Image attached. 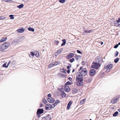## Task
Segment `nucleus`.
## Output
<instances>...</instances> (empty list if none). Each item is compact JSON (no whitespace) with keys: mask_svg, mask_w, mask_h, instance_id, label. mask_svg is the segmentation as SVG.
<instances>
[{"mask_svg":"<svg viewBox=\"0 0 120 120\" xmlns=\"http://www.w3.org/2000/svg\"><path fill=\"white\" fill-rule=\"evenodd\" d=\"M10 45L9 43H6L0 46V51L2 52L4 51L5 50L8 48Z\"/></svg>","mask_w":120,"mask_h":120,"instance_id":"obj_1","label":"nucleus"},{"mask_svg":"<svg viewBox=\"0 0 120 120\" xmlns=\"http://www.w3.org/2000/svg\"><path fill=\"white\" fill-rule=\"evenodd\" d=\"M112 66V64H105L104 66V70L107 73H108L110 71Z\"/></svg>","mask_w":120,"mask_h":120,"instance_id":"obj_2","label":"nucleus"},{"mask_svg":"<svg viewBox=\"0 0 120 120\" xmlns=\"http://www.w3.org/2000/svg\"><path fill=\"white\" fill-rule=\"evenodd\" d=\"M92 64V68L96 69H98L101 66L100 64L95 62H93Z\"/></svg>","mask_w":120,"mask_h":120,"instance_id":"obj_3","label":"nucleus"},{"mask_svg":"<svg viewBox=\"0 0 120 120\" xmlns=\"http://www.w3.org/2000/svg\"><path fill=\"white\" fill-rule=\"evenodd\" d=\"M87 71L85 68L82 69L81 71L80 72H79L83 76H85L87 73Z\"/></svg>","mask_w":120,"mask_h":120,"instance_id":"obj_4","label":"nucleus"},{"mask_svg":"<svg viewBox=\"0 0 120 120\" xmlns=\"http://www.w3.org/2000/svg\"><path fill=\"white\" fill-rule=\"evenodd\" d=\"M77 82L76 84L79 86H81L83 85V79H79L76 80Z\"/></svg>","mask_w":120,"mask_h":120,"instance_id":"obj_5","label":"nucleus"},{"mask_svg":"<svg viewBox=\"0 0 120 120\" xmlns=\"http://www.w3.org/2000/svg\"><path fill=\"white\" fill-rule=\"evenodd\" d=\"M83 76L80 73L78 72L76 75V80L83 79Z\"/></svg>","mask_w":120,"mask_h":120,"instance_id":"obj_6","label":"nucleus"},{"mask_svg":"<svg viewBox=\"0 0 120 120\" xmlns=\"http://www.w3.org/2000/svg\"><path fill=\"white\" fill-rule=\"evenodd\" d=\"M96 73V70L94 69H91L90 71V76H93Z\"/></svg>","mask_w":120,"mask_h":120,"instance_id":"obj_7","label":"nucleus"},{"mask_svg":"<svg viewBox=\"0 0 120 120\" xmlns=\"http://www.w3.org/2000/svg\"><path fill=\"white\" fill-rule=\"evenodd\" d=\"M63 49L62 48H61L58 50L57 52L55 53V55L57 56L58 55L60 54L62 52L63 50Z\"/></svg>","mask_w":120,"mask_h":120,"instance_id":"obj_8","label":"nucleus"},{"mask_svg":"<svg viewBox=\"0 0 120 120\" xmlns=\"http://www.w3.org/2000/svg\"><path fill=\"white\" fill-rule=\"evenodd\" d=\"M118 99V98H114L111 100V103H115L117 102Z\"/></svg>","mask_w":120,"mask_h":120,"instance_id":"obj_9","label":"nucleus"},{"mask_svg":"<svg viewBox=\"0 0 120 120\" xmlns=\"http://www.w3.org/2000/svg\"><path fill=\"white\" fill-rule=\"evenodd\" d=\"M51 105L50 104H48L46 105L45 106V109L46 110H48L51 109Z\"/></svg>","mask_w":120,"mask_h":120,"instance_id":"obj_10","label":"nucleus"},{"mask_svg":"<svg viewBox=\"0 0 120 120\" xmlns=\"http://www.w3.org/2000/svg\"><path fill=\"white\" fill-rule=\"evenodd\" d=\"M19 42V41L16 38L12 41L11 44L13 45H15L17 44Z\"/></svg>","mask_w":120,"mask_h":120,"instance_id":"obj_11","label":"nucleus"},{"mask_svg":"<svg viewBox=\"0 0 120 120\" xmlns=\"http://www.w3.org/2000/svg\"><path fill=\"white\" fill-rule=\"evenodd\" d=\"M74 54L73 53H70L69 55H67L66 58L68 59L71 58L73 57L74 56Z\"/></svg>","mask_w":120,"mask_h":120,"instance_id":"obj_12","label":"nucleus"},{"mask_svg":"<svg viewBox=\"0 0 120 120\" xmlns=\"http://www.w3.org/2000/svg\"><path fill=\"white\" fill-rule=\"evenodd\" d=\"M47 100L50 103H53L55 101L54 99L52 97H49L47 99Z\"/></svg>","mask_w":120,"mask_h":120,"instance_id":"obj_13","label":"nucleus"},{"mask_svg":"<svg viewBox=\"0 0 120 120\" xmlns=\"http://www.w3.org/2000/svg\"><path fill=\"white\" fill-rule=\"evenodd\" d=\"M19 41V42H20L23 40L25 38L24 36H22L21 37H19L17 38Z\"/></svg>","mask_w":120,"mask_h":120,"instance_id":"obj_14","label":"nucleus"},{"mask_svg":"<svg viewBox=\"0 0 120 120\" xmlns=\"http://www.w3.org/2000/svg\"><path fill=\"white\" fill-rule=\"evenodd\" d=\"M24 29L23 28L21 29H18L17 30V32L21 33L23 32L24 31Z\"/></svg>","mask_w":120,"mask_h":120,"instance_id":"obj_15","label":"nucleus"},{"mask_svg":"<svg viewBox=\"0 0 120 120\" xmlns=\"http://www.w3.org/2000/svg\"><path fill=\"white\" fill-rule=\"evenodd\" d=\"M64 90L65 91L68 92L70 91V89L68 86H66L64 87Z\"/></svg>","mask_w":120,"mask_h":120,"instance_id":"obj_16","label":"nucleus"},{"mask_svg":"<svg viewBox=\"0 0 120 120\" xmlns=\"http://www.w3.org/2000/svg\"><path fill=\"white\" fill-rule=\"evenodd\" d=\"M43 111L42 109H39L37 110V114H41L43 113Z\"/></svg>","mask_w":120,"mask_h":120,"instance_id":"obj_17","label":"nucleus"},{"mask_svg":"<svg viewBox=\"0 0 120 120\" xmlns=\"http://www.w3.org/2000/svg\"><path fill=\"white\" fill-rule=\"evenodd\" d=\"M7 39V37H2L0 40V42H2L6 41Z\"/></svg>","mask_w":120,"mask_h":120,"instance_id":"obj_18","label":"nucleus"},{"mask_svg":"<svg viewBox=\"0 0 120 120\" xmlns=\"http://www.w3.org/2000/svg\"><path fill=\"white\" fill-rule=\"evenodd\" d=\"M71 104H72L71 101H69L68 104V106H67V108L68 109H69L70 108L71 105Z\"/></svg>","mask_w":120,"mask_h":120,"instance_id":"obj_19","label":"nucleus"},{"mask_svg":"<svg viewBox=\"0 0 120 120\" xmlns=\"http://www.w3.org/2000/svg\"><path fill=\"white\" fill-rule=\"evenodd\" d=\"M78 91V90L76 88H74L72 89V92L74 93L75 94L77 93Z\"/></svg>","mask_w":120,"mask_h":120,"instance_id":"obj_20","label":"nucleus"},{"mask_svg":"<svg viewBox=\"0 0 120 120\" xmlns=\"http://www.w3.org/2000/svg\"><path fill=\"white\" fill-rule=\"evenodd\" d=\"M46 120H50L51 119L50 116L49 114L47 116L45 117Z\"/></svg>","mask_w":120,"mask_h":120,"instance_id":"obj_21","label":"nucleus"},{"mask_svg":"<svg viewBox=\"0 0 120 120\" xmlns=\"http://www.w3.org/2000/svg\"><path fill=\"white\" fill-rule=\"evenodd\" d=\"M24 6V5L23 4H22L19 5L17 6V7L19 9H21Z\"/></svg>","mask_w":120,"mask_h":120,"instance_id":"obj_22","label":"nucleus"},{"mask_svg":"<svg viewBox=\"0 0 120 120\" xmlns=\"http://www.w3.org/2000/svg\"><path fill=\"white\" fill-rule=\"evenodd\" d=\"M86 101V99H84L81 100L80 102V104H83Z\"/></svg>","mask_w":120,"mask_h":120,"instance_id":"obj_23","label":"nucleus"},{"mask_svg":"<svg viewBox=\"0 0 120 120\" xmlns=\"http://www.w3.org/2000/svg\"><path fill=\"white\" fill-rule=\"evenodd\" d=\"M84 32L86 33H90L93 31V30H89L86 29H84Z\"/></svg>","mask_w":120,"mask_h":120,"instance_id":"obj_24","label":"nucleus"},{"mask_svg":"<svg viewBox=\"0 0 120 120\" xmlns=\"http://www.w3.org/2000/svg\"><path fill=\"white\" fill-rule=\"evenodd\" d=\"M72 84V82L71 81H68L65 84L66 85H70Z\"/></svg>","mask_w":120,"mask_h":120,"instance_id":"obj_25","label":"nucleus"},{"mask_svg":"<svg viewBox=\"0 0 120 120\" xmlns=\"http://www.w3.org/2000/svg\"><path fill=\"white\" fill-rule=\"evenodd\" d=\"M54 66V65L53 63H52L49 65L48 66V67L49 68H50Z\"/></svg>","mask_w":120,"mask_h":120,"instance_id":"obj_26","label":"nucleus"},{"mask_svg":"<svg viewBox=\"0 0 120 120\" xmlns=\"http://www.w3.org/2000/svg\"><path fill=\"white\" fill-rule=\"evenodd\" d=\"M61 95L62 96V97L63 98H64L66 96V94L63 91L62 92H61Z\"/></svg>","mask_w":120,"mask_h":120,"instance_id":"obj_27","label":"nucleus"},{"mask_svg":"<svg viewBox=\"0 0 120 120\" xmlns=\"http://www.w3.org/2000/svg\"><path fill=\"white\" fill-rule=\"evenodd\" d=\"M28 30H29L31 31L32 32H34V29L31 27H29L28 28Z\"/></svg>","mask_w":120,"mask_h":120,"instance_id":"obj_28","label":"nucleus"},{"mask_svg":"<svg viewBox=\"0 0 120 120\" xmlns=\"http://www.w3.org/2000/svg\"><path fill=\"white\" fill-rule=\"evenodd\" d=\"M56 105V103H55L54 104H52L51 105V108H54L55 106Z\"/></svg>","mask_w":120,"mask_h":120,"instance_id":"obj_29","label":"nucleus"},{"mask_svg":"<svg viewBox=\"0 0 120 120\" xmlns=\"http://www.w3.org/2000/svg\"><path fill=\"white\" fill-rule=\"evenodd\" d=\"M5 2L11 3L13 2L12 0H3Z\"/></svg>","mask_w":120,"mask_h":120,"instance_id":"obj_30","label":"nucleus"},{"mask_svg":"<svg viewBox=\"0 0 120 120\" xmlns=\"http://www.w3.org/2000/svg\"><path fill=\"white\" fill-rule=\"evenodd\" d=\"M81 57L79 55L75 56V58L76 60H78L79 58Z\"/></svg>","mask_w":120,"mask_h":120,"instance_id":"obj_31","label":"nucleus"},{"mask_svg":"<svg viewBox=\"0 0 120 120\" xmlns=\"http://www.w3.org/2000/svg\"><path fill=\"white\" fill-rule=\"evenodd\" d=\"M53 63L54 64V66H56L60 64V62L59 61Z\"/></svg>","mask_w":120,"mask_h":120,"instance_id":"obj_32","label":"nucleus"},{"mask_svg":"<svg viewBox=\"0 0 120 120\" xmlns=\"http://www.w3.org/2000/svg\"><path fill=\"white\" fill-rule=\"evenodd\" d=\"M118 112H117V111L116 112L113 114V116H116L117 115H118Z\"/></svg>","mask_w":120,"mask_h":120,"instance_id":"obj_33","label":"nucleus"},{"mask_svg":"<svg viewBox=\"0 0 120 120\" xmlns=\"http://www.w3.org/2000/svg\"><path fill=\"white\" fill-rule=\"evenodd\" d=\"M119 60V58H117L114 60V62L116 63H117L118 61Z\"/></svg>","mask_w":120,"mask_h":120,"instance_id":"obj_34","label":"nucleus"},{"mask_svg":"<svg viewBox=\"0 0 120 120\" xmlns=\"http://www.w3.org/2000/svg\"><path fill=\"white\" fill-rule=\"evenodd\" d=\"M42 101L45 104H46L47 102L45 98H44L43 99Z\"/></svg>","mask_w":120,"mask_h":120,"instance_id":"obj_35","label":"nucleus"},{"mask_svg":"<svg viewBox=\"0 0 120 120\" xmlns=\"http://www.w3.org/2000/svg\"><path fill=\"white\" fill-rule=\"evenodd\" d=\"M7 64V62H6L3 64V66L4 67H5V68H7L8 67H7V65H6Z\"/></svg>","mask_w":120,"mask_h":120,"instance_id":"obj_36","label":"nucleus"},{"mask_svg":"<svg viewBox=\"0 0 120 120\" xmlns=\"http://www.w3.org/2000/svg\"><path fill=\"white\" fill-rule=\"evenodd\" d=\"M9 16L10 17V19H13L14 18V15H9Z\"/></svg>","mask_w":120,"mask_h":120,"instance_id":"obj_37","label":"nucleus"},{"mask_svg":"<svg viewBox=\"0 0 120 120\" xmlns=\"http://www.w3.org/2000/svg\"><path fill=\"white\" fill-rule=\"evenodd\" d=\"M30 54L31 56H32L33 57H34L35 55V54L34 52H30Z\"/></svg>","mask_w":120,"mask_h":120,"instance_id":"obj_38","label":"nucleus"},{"mask_svg":"<svg viewBox=\"0 0 120 120\" xmlns=\"http://www.w3.org/2000/svg\"><path fill=\"white\" fill-rule=\"evenodd\" d=\"M75 60V59L73 58L71 59L70 60V62L71 63H72Z\"/></svg>","mask_w":120,"mask_h":120,"instance_id":"obj_39","label":"nucleus"},{"mask_svg":"<svg viewBox=\"0 0 120 120\" xmlns=\"http://www.w3.org/2000/svg\"><path fill=\"white\" fill-rule=\"evenodd\" d=\"M119 53L118 52L116 51L115 52V56L116 57L117 56Z\"/></svg>","mask_w":120,"mask_h":120,"instance_id":"obj_40","label":"nucleus"},{"mask_svg":"<svg viewBox=\"0 0 120 120\" xmlns=\"http://www.w3.org/2000/svg\"><path fill=\"white\" fill-rule=\"evenodd\" d=\"M6 18L5 17L0 16V20L4 19Z\"/></svg>","mask_w":120,"mask_h":120,"instance_id":"obj_41","label":"nucleus"},{"mask_svg":"<svg viewBox=\"0 0 120 120\" xmlns=\"http://www.w3.org/2000/svg\"><path fill=\"white\" fill-rule=\"evenodd\" d=\"M59 42L58 41L56 40L54 41V43L56 44H58Z\"/></svg>","mask_w":120,"mask_h":120,"instance_id":"obj_42","label":"nucleus"},{"mask_svg":"<svg viewBox=\"0 0 120 120\" xmlns=\"http://www.w3.org/2000/svg\"><path fill=\"white\" fill-rule=\"evenodd\" d=\"M65 1V0H59V1L60 3H64Z\"/></svg>","mask_w":120,"mask_h":120,"instance_id":"obj_43","label":"nucleus"},{"mask_svg":"<svg viewBox=\"0 0 120 120\" xmlns=\"http://www.w3.org/2000/svg\"><path fill=\"white\" fill-rule=\"evenodd\" d=\"M60 101L57 100L56 101V102L55 103H56L57 105L58 103H60Z\"/></svg>","mask_w":120,"mask_h":120,"instance_id":"obj_44","label":"nucleus"},{"mask_svg":"<svg viewBox=\"0 0 120 120\" xmlns=\"http://www.w3.org/2000/svg\"><path fill=\"white\" fill-rule=\"evenodd\" d=\"M62 41L63 42V43L66 44V41L65 39H63L62 40Z\"/></svg>","mask_w":120,"mask_h":120,"instance_id":"obj_45","label":"nucleus"},{"mask_svg":"<svg viewBox=\"0 0 120 120\" xmlns=\"http://www.w3.org/2000/svg\"><path fill=\"white\" fill-rule=\"evenodd\" d=\"M35 55L37 57H39V53L38 52L37 53L35 54Z\"/></svg>","mask_w":120,"mask_h":120,"instance_id":"obj_46","label":"nucleus"},{"mask_svg":"<svg viewBox=\"0 0 120 120\" xmlns=\"http://www.w3.org/2000/svg\"><path fill=\"white\" fill-rule=\"evenodd\" d=\"M118 46H119V45L118 44H117V45H115L114 46V48L116 49L117 48V47H118Z\"/></svg>","mask_w":120,"mask_h":120,"instance_id":"obj_47","label":"nucleus"},{"mask_svg":"<svg viewBox=\"0 0 120 120\" xmlns=\"http://www.w3.org/2000/svg\"><path fill=\"white\" fill-rule=\"evenodd\" d=\"M116 22L118 23L120 22V18L118 19V20H116Z\"/></svg>","mask_w":120,"mask_h":120,"instance_id":"obj_48","label":"nucleus"},{"mask_svg":"<svg viewBox=\"0 0 120 120\" xmlns=\"http://www.w3.org/2000/svg\"><path fill=\"white\" fill-rule=\"evenodd\" d=\"M11 63V61H10L9 62H8V64H7V66L8 67L9 66V64H10Z\"/></svg>","mask_w":120,"mask_h":120,"instance_id":"obj_49","label":"nucleus"},{"mask_svg":"<svg viewBox=\"0 0 120 120\" xmlns=\"http://www.w3.org/2000/svg\"><path fill=\"white\" fill-rule=\"evenodd\" d=\"M77 52L78 53H81V52L80 51H79V50H77Z\"/></svg>","mask_w":120,"mask_h":120,"instance_id":"obj_50","label":"nucleus"},{"mask_svg":"<svg viewBox=\"0 0 120 120\" xmlns=\"http://www.w3.org/2000/svg\"><path fill=\"white\" fill-rule=\"evenodd\" d=\"M90 80L88 78L86 79V81L87 82H89L90 81Z\"/></svg>","mask_w":120,"mask_h":120,"instance_id":"obj_51","label":"nucleus"},{"mask_svg":"<svg viewBox=\"0 0 120 120\" xmlns=\"http://www.w3.org/2000/svg\"><path fill=\"white\" fill-rule=\"evenodd\" d=\"M41 120H46L45 117L43 118Z\"/></svg>","mask_w":120,"mask_h":120,"instance_id":"obj_52","label":"nucleus"},{"mask_svg":"<svg viewBox=\"0 0 120 120\" xmlns=\"http://www.w3.org/2000/svg\"><path fill=\"white\" fill-rule=\"evenodd\" d=\"M97 59H98V62H99L100 61V60H99V57H97Z\"/></svg>","mask_w":120,"mask_h":120,"instance_id":"obj_53","label":"nucleus"},{"mask_svg":"<svg viewBox=\"0 0 120 120\" xmlns=\"http://www.w3.org/2000/svg\"><path fill=\"white\" fill-rule=\"evenodd\" d=\"M116 24H117V25H116L117 26L120 27V24L117 23Z\"/></svg>","mask_w":120,"mask_h":120,"instance_id":"obj_54","label":"nucleus"},{"mask_svg":"<svg viewBox=\"0 0 120 120\" xmlns=\"http://www.w3.org/2000/svg\"><path fill=\"white\" fill-rule=\"evenodd\" d=\"M68 79L70 81H71V80L72 79L70 77H69Z\"/></svg>","mask_w":120,"mask_h":120,"instance_id":"obj_55","label":"nucleus"},{"mask_svg":"<svg viewBox=\"0 0 120 120\" xmlns=\"http://www.w3.org/2000/svg\"><path fill=\"white\" fill-rule=\"evenodd\" d=\"M48 97H51V94H49L48 95Z\"/></svg>","mask_w":120,"mask_h":120,"instance_id":"obj_56","label":"nucleus"},{"mask_svg":"<svg viewBox=\"0 0 120 120\" xmlns=\"http://www.w3.org/2000/svg\"><path fill=\"white\" fill-rule=\"evenodd\" d=\"M22 0L25 2H27L29 0Z\"/></svg>","mask_w":120,"mask_h":120,"instance_id":"obj_57","label":"nucleus"},{"mask_svg":"<svg viewBox=\"0 0 120 120\" xmlns=\"http://www.w3.org/2000/svg\"><path fill=\"white\" fill-rule=\"evenodd\" d=\"M65 44L64 43H63L62 44H61V46H63V45H65Z\"/></svg>","mask_w":120,"mask_h":120,"instance_id":"obj_58","label":"nucleus"},{"mask_svg":"<svg viewBox=\"0 0 120 120\" xmlns=\"http://www.w3.org/2000/svg\"><path fill=\"white\" fill-rule=\"evenodd\" d=\"M70 72V70H68L67 72L68 73H69Z\"/></svg>","mask_w":120,"mask_h":120,"instance_id":"obj_59","label":"nucleus"},{"mask_svg":"<svg viewBox=\"0 0 120 120\" xmlns=\"http://www.w3.org/2000/svg\"><path fill=\"white\" fill-rule=\"evenodd\" d=\"M82 67H81L80 68V69L79 70V71H80L82 69Z\"/></svg>","mask_w":120,"mask_h":120,"instance_id":"obj_60","label":"nucleus"},{"mask_svg":"<svg viewBox=\"0 0 120 120\" xmlns=\"http://www.w3.org/2000/svg\"><path fill=\"white\" fill-rule=\"evenodd\" d=\"M75 71V70L74 69H73L72 71V72L73 73Z\"/></svg>","mask_w":120,"mask_h":120,"instance_id":"obj_61","label":"nucleus"},{"mask_svg":"<svg viewBox=\"0 0 120 120\" xmlns=\"http://www.w3.org/2000/svg\"><path fill=\"white\" fill-rule=\"evenodd\" d=\"M70 68V67L69 66H68L67 67V68L68 69H69Z\"/></svg>","mask_w":120,"mask_h":120,"instance_id":"obj_62","label":"nucleus"},{"mask_svg":"<svg viewBox=\"0 0 120 120\" xmlns=\"http://www.w3.org/2000/svg\"><path fill=\"white\" fill-rule=\"evenodd\" d=\"M82 64H85V62L84 61H82Z\"/></svg>","mask_w":120,"mask_h":120,"instance_id":"obj_63","label":"nucleus"},{"mask_svg":"<svg viewBox=\"0 0 120 120\" xmlns=\"http://www.w3.org/2000/svg\"><path fill=\"white\" fill-rule=\"evenodd\" d=\"M118 111L120 112V109L118 110Z\"/></svg>","mask_w":120,"mask_h":120,"instance_id":"obj_64","label":"nucleus"}]
</instances>
